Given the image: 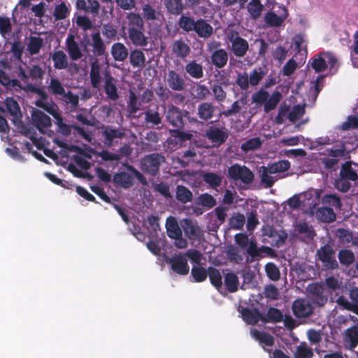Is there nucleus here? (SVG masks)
Returning a JSON list of instances; mask_svg holds the SVG:
<instances>
[{
	"label": "nucleus",
	"instance_id": "f257e3e1",
	"mask_svg": "<svg viewBox=\"0 0 358 358\" xmlns=\"http://www.w3.org/2000/svg\"><path fill=\"white\" fill-rule=\"evenodd\" d=\"M18 78L11 79L9 75L0 69V84L6 88H13L16 92L24 90L45 96V93L38 86L45 75V69L39 64H31L27 69L19 65L16 71Z\"/></svg>",
	"mask_w": 358,
	"mask_h": 358
},
{
	"label": "nucleus",
	"instance_id": "f03ea898",
	"mask_svg": "<svg viewBox=\"0 0 358 358\" xmlns=\"http://www.w3.org/2000/svg\"><path fill=\"white\" fill-rule=\"evenodd\" d=\"M128 20V38L135 46L145 47L148 44L144 34V22L138 13L130 12L127 15Z\"/></svg>",
	"mask_w": 358,
	"mask_h": 358
},
{
	"label": "nucleus",
	"instance_id": "7ed1b4c3",
	"mask_svg": "<svg viewBox=\"0 0 358 358\" xmlns=\"http://www.w3.org/2000/svg\"><path fill=\"white\" fill-rule=\"evenodd\" d=\"M187 114V111H182L174 105L169 106L167 110L165 112L166 121L176 129L175 132L177 133L178 136L183 137L187 136V138L189 139L191 136L190 134H185L180 131L184 128L185 117Z\"/></svg>",
	"mask_w": 358,
	"mask_h": 358
},
{
	"label": "nucleus",
	"instance_id": "20e7f679",
	"mask_svg": "<svg viewBox=\"0 0 358 358\" xmlns=\"http://www.w3.org/2000/svg\"><path fill=\"white\" fill-rule=\"evenodd\" d=\"M316 256L325 268L331 270L338 268V264L336 259V251L331 245L325 244L321 246L317 250Z\"/></svg>",
	"mask_w": 358,
	"mask_h": 358
},
{
	"label": "nucleus",
	"instance_id": "39448f33",
	"mask_svg": "<svg viewBox=\"0 0 358 358\" xmlns=\"http://www.w3.org/2000/svg\"><path fill=\"white\" fill-rule=\"evenodd\" d=\"M308 296L311 303L317 307H323L328 301L325 294L324 287L322 283L313 282L309 284L306 288Z\"/></svg>",
	"mask_w": 358,
	"mask_h": 358
},
{
	"label": "nucleus",
	"instance_id": "423d86ee",
	"mask_svg": "<svg viewBox=\"0 0 358 358\" xmlns=\"http://www.w3.org/2000/svg\"><path fill=\"white\" fill-rule=\"evenodd\" d=\"M228 176L233 180H240L245 185L252 183L254 180L252 171L247 166L238 164H234L229 167Z\"/></svg>",
	"mask_w": 358,
	"mask_h": 358
},
{
	"label": "nucleus",
	"instance_id": "0eeeda50",
	"mask_svg": "<svg viewBox=\"0 0 358 358\" xmlns=\"http://www.w3.org/2000/svg\"><path fill=\"white\" fill-rule=\"evenodd\" d=\"M326 152L327 157L321 158V163L325 169L336 171L340 159L346 155L345 148L342 146L336 149L328 148Z\"/></svg>",
	"mask_w": 358,
	"mask_h": 358
},
{
	"label": "nucleus",
	"instance_id": "6e6552de",
	"mask_svg": "<svg viewBox=\"0 0 358 358\" xmlns=\"http://www.w3.org/2000/svg\"><path fill=\"white\" fill-rule=\"evenodd\" d=\"M165 162V157L159 153H152L145 155L141 162L142 170L155 176L159 171L162 163Z\"/></svg>",
	"mask_w": 358,
	"mask_h": 358
},
{
	"label": "nucleus",
	"instance_id": "1a4fd4ad",
	"mask_svg": "<svg viewBox=\"0 0 358 358\" xmlns=\"http://www.w3.org/2000/svg\"><path fill=\"white\" fill-rule=\"evenodd\" d=\"M228 40L231 43V52L236 57H243L246 55L249 49L248 42L237 32L231 31L228 35Z\"/></svg>",
	"mask_w": 358,
	"mask_h": 358
},
{
	"label": "nucleus",
	"instance_id": "9d476101",
	"mask_svg": "<svg viewBox=\"0 0 358 358\" xmlns=\"http://www.w3.org/2000/svg\"><path fill=\"white\" fill-rule=\"evenodd\" d=\"M292 309L294 315L297 318L308 317L314 311V308L311 303L303 298H298L294 300Z\"/></svg>",
	"mask_w": 358,
	"mask_h": 358
},
{
	"label": "nucleus",
	"instance_id": "9b49d317",
	"mask_svg": "<svg viewBox=\"0 0 358 358\" xmlns=\"http://www.w3.org/2000/svg\"><path fill=\"white\" fill-rule=\"evenodd\" d=\"M165 81L169 89L174 92H182L187 87L184 76L175 70H169Z\"/></svg>",
	"mask_w": 358,
	"mask_h": 358
},
{
	"label": "nucleus",
	"instance_id": "f8f14e48",
	"mask_svg": "<svg viewBox=\"0 0 358 358\" xmlns=\"http://www.w3.org/2000/svg\"><path fill=\"white\" fill-rule=\"evenodd\" d=\"M171 269L177 274L185 275L189 273V267L186 255L182 254L175 255L167 260Z\"/></svg>",
	"mask_w": 358,
	"mask_h": 358
},
{
	"label": "nucleus",
	"instance_id": "ddd939ff",
	"mask_svg": "<svg viewBox=\"0 0 358 358\" xmlns=\"http://www.w3.org/2000/svg\"><path fill=\"white\" fill-rule=\"evenodd\" d=\"M7 111L13 117V122L15 125L22 124V114L20 106L13 97H6L4 101Z\"/></svg>",
	"mask_w": 358,
	"mask_h": 358
},
{
	"label": "nucleus",
	"instance_id": "4468645a",
	"mask_svg": "<svg viewBox=\"0 0 358 358\" xmlns=\"http://www.w3.org/2000/svg\"><path fill=\"white\" fill-rule=\"evenodd\" d=\"M206 136L211 142L217 145H221L227 140L228 134L222 129L211 126L206 130Z\"/></svg>",
	"mask_w": 358,
	"mask_h": 358
},
{
	"label": "nucleus",
	"instance_id": "2eb2a0df",
	"mask_svg": "<svg viewBox=\"0 0 358 358\" xmlns=\"http://www.w3.org/2000/svg\"><path fill=\"white\" fill-rule=\"evenodd\" d=\"M182 227L184 233L190 240H199L202 235L200 227L190 219L183 220Z\"/></svg>",
	"mask_w": 358,
	"mask_h": 358
},
{
	"label": "nucleus",
	"instance_id": "dca6fc26",
	"mask_svg": "<svg viewBox=\"0 0 358 358\" xmlns=\"http://www.w3.org/2000/svg\"><path fill=\"white\" fill-rule=\"evenodd\" d=\"M217 107L210 102H202L197 108V115L203 121L208 122L215 115Z\"/></svg>",
	"mask_w": 358,
	"mask_h": 358
},
{
	"label": "nucleus",
	"instance_id": "f3484780",
	"mask_svg": "<svg viewBox=\"0 0 358 358\" xmlns=\"http://www.w3.org/2000/svg\"><path fill=\"white\" fill-rule=\"evenodd\" d=\"M115 83L116 80L112 76L109 74L106 75L103 89L107 98L113 101H116L120 98V95Z\"/></svg>",
	"mask_w": 358,
	"mask_h": 358
},
{
	"label": "nucleus",
	"instance_id": "a211bd4d",
	"mask_svg": "<svg viewBox=\"0 0 358 358\" xmlns=\"http://www.w3.org/2000/svg\"><path fill=\"white\" fill-rule=\"evenodd\" d=\"M194 31L199 38H208L213 34L214 29L205 19L199 18L196 20Z\"/></svg>",
	"mask_w": 358,
	"mask_h": 358
},
{
	"label": "nucleus",
	"instance_id": "6ab92c4d",
	"mask_svg": "<svg viewBox=\"0 0 358 358\" xmlns=\"http://www.w3.org/2000/svg\"><path fill=\"white\" fill-rule=\"evenodd\" d=\"M228 59V53L223 48L214 50L210 55V62L217 69L224 68L227 65Z\"/></svg>",
	"mask_w": 358,
	"mask_h": 358
},
{
	"label": "nucleus",
	"instance_id": "aec40b11",
	"mask_svg": "<svg viewBox=\"0 0 358 358\" xmlns=\"http://www.w3.org/2000/svg\"><path fill=\"white\" fill-rule=\"evenodd\" d=\"M171 51L178 58L185 59L189 55L191 48L185 41L180 38L173 41Z\"/></svg>",
	"mask_w": 358,
	"mask_h": 358
},
{
	"label": "nucleus",
	"instance_id": "412c9836",
	"mask_svg": "<svg viewBox=\"0 0 358 358\" xmlns=\"http://www.w3.org/2000/svg\"><path fill=\"white\" fill-rule=\"evenodd\" d=\"M66 50L70 58L76 61L83 57V53L78 43L75 41V36L69 34L66 39Z\"/></svg>",
	"mask_w": 358,
	"mask_h": 358
},
{
	"label": "nucleus",
	"instance_id": "4be33fe9",
	"mask_svg": "<svg viewBox=\"0 0 358 358\" xmlns=\"http://www.w3.org/2000/svg\"><path fill=\"white\" fill-rule=\"evenodd\" d=\"M32 120L41 132H43V129L48 128L52 125L51 118L45 113L38 110L33 113Z\"/></svg>",
	"mask_w": 358,
	"mask_h": 358
},
{
	"label": "nucleus",
	"instance_id": "5701e85b",
	"mask_svg": "<svg viewBox=\"0 0 358 358\" xmlns=\"http://www.w3.org/2000/svg\"><path fill=\"white\" fill-rule=\"evenodd\" d=\"M111 55L115 61L124 62L129 56L127 48L120 42L115 43L111 46Z\"/></svg>",
	"mask_w": 358,
	"mask_h": 358
},
{
	"label": "nucleus",
	"instance_id": "b1692460",
	"mask_svg": "<svg viewBox=\"0 0 358 358\" xmlns=\"http://www.w3.org/2000/svg\"><path fill=\"white\" fill-rule=\"evenodd\" d=\"M185 72L192 78L201 79L203 77V66L196 60L188 62L185 66Z\"/></svg>",
	"mask_w": 358,
	"mask_h": 358
},
{
	"label": "nucleus",
	"instance_id": "393cba45",
	"mask_svg": "<svg viewBox=\"0 0 358 358\" xmlns=\"http://www.w3.org/2000/svg\"><path fill=\"white\" fill-rule=\"evenodd\" d=\"M101 66L97 59L92 62L90 66V78L92 87L99 88L101 82Z\"/></svg>",
	"mask_w": 358,
	"mask_h": 358
},
{
	"label": "nucleus",
	"instance_id": "a878e982",
	"mask_svg": "<svg viewBox=\"0 0 358 358\" xmlns=\"http://www.w3.org/2000/svg\"><path fill=\"white\" fill-rule=\"evenodd\" d=\"M166 229L168 236L170 238L182 236V231L176 219L173 217H169L166 222Z\"/></svg>",
	"mask_w": 358,
	"mask_h": 358
},
{
	"label": "nucleus",
	"instance_id": "bb28decb",
	"mask_svg": "<svg viewBox=\"0 0 358 358\" xmlns=\"http://www.w3.org/2000/svg\"><path fill=\"white\" fill-rule=\"evenodd\" d=\"M129 62L134 68L142 69L145 65V56L141 50L134 49L130 52Z\"/></svg>",
	"mask_w": 358,
	"mask_h": 358
},
{
	"label": "nucleus",
	"instance_id": "cd10ccee",
	"mask_svg": "<svg viewBox=\"0 0 358 358\" xmlns=\"http://www.w3.org/2000/svg\"><path fill=\"white\" fill-rule=\"evenodd\" d=\"M125 134L119 129H114L111 127H107L103 131L104 136V143L108 145H112L114 139L122 138Z\"/></svg>",
	"mask_w": 358,
	"mask_h": 358
},
{
	"label": "nucleus",
	"instance_id": "c85d7f7f",
	"mask_svg": "<svg viewBox=\"0 0 358 358\" xmlns=\"http://www.w3.org/2000/svg\"><path fill=\"white\" fill-rule=\"evenodd\" d=\"M113 181L116 185L126 189L134 185L133 177L125 171L115 173L113 176Z\"/></svg>",
	"mask_w": 358,
	"mask_h": 358
},
{
	"label": "nucleus",
	"instance_id": "c756f323",
	"mask_svg": "<svg viewBox=\"0 0 358 358\" xmlns=\"http://www.w3.org/2000/svg\"><path fill=\"white\" fill-rule=\"evenodd\" d=\"M203 182L209 185L212 189H217L222 182V176L214 172H204L202 174Z\"/></svg>",
	"mask_w": 358,
	"mask_h": 358
},
{
	"label": "nucleus",
	"instance_id": "7c9ffc66",
	"mask_svg": "<svg viewBox=\"0 0 358 358\" xmlns=\"http://www.w3.org/2000/svg\"><path fill=\"white\" fill-rule=\"evenodd\" d=\"M92 52L96 56H103L106 54V46L101 38L99 32L92 35Z\"/></svg>",
	"mask_w": 358,
	"mask_h": 358
},
{
	"label": "nucleus",
	"instance_id": "2f4dec72",
	"mask_svg": "<svg viewBox=\"0 0 358 358\" xmlns=\"http://www.w3.org/2000/svg\"><path fill=\"white\" fill-rule=\"evenodd\" d=\"M311 67L315 73L324 72L327 69V64L324 57V52L318 54L309 60Z\"/></svg>",
	"mask_w": 358,
	"mask_h": 358
},
{
	"label": "nucleus",
	"instance_id": "473e14b6",
	"mask_svg": "<svg viewBox=\"0 0 358 358\" xmlns=\"http://www.w3.org/2000/svg\"><path fill=\"white\" fill-rule=\"evenodd\" d=\"M316 217L323 222H332L336 220V214L331 207H321L316 210Z\"/></svg>",
	"mask_w": 358,
	"mask_h": 358
},
{
	"label": "nucleus",
	"instance_id": "72a5a7b5",
	"mask_svg": "<svg viewBox=\"0 0 358 358\" xmlns=\"http://www.w3.org/2000/svg\"><path fill=\"white\" fill-rule=\"evenodd\" d=\"M54 67L56 69H65L68 67V57L62 50H57L52 55Z\"/></svg>",
	"mask_w": 358,
	"mask_h": 358
},
{
	"label": "nucleus",
	"instance_id": "f704fd0d",
	"mask_svg": "<svg viewBox=\"0 0 358 358\" xmlns=\"http://www.w3.org/2000/svg\"><path fill=\"white\" fill-rule=\"evenodd\" d=\"M261 320L264 322H280L283 320V314L279 309L273 307L268 308L266 316L262 315Z\"/></svg>",
	"mask_w": 358,
	"mask_h": 358
},
{
	"label": "nucleus",
	"instance_id": "c9c22d12",
	"mask_svg": "<svg viewBox=\"0 0 358 358\" xmlns=\"http://www.w3.org/2000/svg\"><path fill=\"white\" fill-rule=\"evenodd\" d=\"M345 341L348 342L351 349H354L358 345V324L354 325L345 331Z\"/></svg>",
	"mask_w": 358,
	"mask_h": 358
},
{
	"label": "nucleus",
	"instance_id": "e433bc0d",
	"mask_svg": "<svg viewBox=\"0 0 358 358\" xmlns=\"http://www.w3.org/2000/svg\"><path fill=\"white\" fill-rule=\"evenodd\" d=\"M176 198L182 203L191 202L193 199L192 192L184 185H177L176 189Z\"/></svg>",
	"mask_w": 358,
	"mask_h": 358
},
{
	"label": "nucleus",
	"instance_id": "4c0bfd02",
	"mask_svg": "<svg viewBox=\"0 0 358 358\" xmlns=\"http://www.w3.org/2000/svg\"><path fill=\"white\" fill-rule=\"evenodd\" d=\"M339 176L353 182L358 179V174L356 170L352 167L350 162H346L341 166Z\"/></svg>",
	"mask_w": 358,
	"mask_h": 358
},
{
	"label": "nucleus",
	"instance_id": "58836bf2",
	"mask_svg": "<svg viewBox=\"0 0 358 358\" xmlns=\"http://www.w3.org/2000/svg\"><path fill=\"white\" fill-rule=\"evenodd\" d=\"M196 20L194 17L182 15L178 20V26L185 32L194 31Z\"/></svg>",
	"mask_w": 358,
	"mask_h": 358
},
{
	"label": "nucleus",
	"instance_id": "ea45409f",
	"mask_svg": "<svg viewBox=\"0 0 358 358\" xmlns=\"http://www.w3.org/2000/svg\"><path fill=\"white\" fill-rule=\"evenodd\" d=\"M242 316L244 321L249 324H255L262 317V315L257 309L250 310L245 308L243 310Z\"/></svg>",
	"mask_w": 358,
	"mask_h": 358
},
{
	"label": "nucleus",
	"instance_id": "a19ab883",
	"mask_svg": "<svg viewBox=\"0 0 358 358\" xmlns=\"http://www.w3.org/2000/svg\"><path fill=\"white\" fill-rule=\"evenodd\" d=\"M282 98V94L279 91H274L264 105V112L267 113L274 110L281 101Z\"/></svg>",
	"mask_w": 358,
	"mask_h": 358
},
{
	"label": "nucleus",
	"instance_id": "79ce46f5",
	"mask_svg": "<svg viewBox=\"0 0 358 358\" xmlns=\"http://www.w3.org/2000/svg\"><path fill=\"white\" fill-rule=\"evenodd\" d=\"M313 349L306 342H301L297 345L294 353V358H313Z\"/></svg>",
	"mask_w": 358,
	"mask_h": 358
},
{
	"label": "nucleus",
	"instance_id": "37998d69",
	"mask_svg": "<svg viewBox=\"0 0 358 358\" xmlns=\"http://www.w3.org/2000/svg\"><path fill=\"white\" fill-rule=\"evenodd\" d=\"M224 284L229 292L233 293L238 290V278L236 273L230 272L224 275Z\"/></svg>",
	"mask_w": 358,
	"mask_h": 358
},
{
	"label": "nucleus",
	"instance_id": "c03bdc74",
	"mask_svg": "<svg viewBox=\"0 0 358 358\" xmlns=\"http://www.w3.org/2000/svg\"><path fill=\"white\" fill-rule=\"evenodd\" d=\"M267 71L265 67H256L250 73V83L252 86L257 85L266 75Z\"/></svg>",
	"mask_w": 358,
	"mask_h": 358
},
{
	"label": "nucleus",
	"instance_id": "a18cd8bd",
	"mask_svg": "<svg viewBox=\"0 0 358 358\" xmlns=\"http://www.w3.org/2000/svg\"><path fill=\"white\" fill-rule=\"evenodd\" d=\"M290 168V162L287 160H280L273 164H269L267 166L271 174L287 171Z\"/></svg>",
	"mask_w": 358,
	"mask_h": 358
},
{
	"label": "nucleus",
	"instance_id": "49530a36",
	"mask_svg": "<svg viewBox=\"0 0 358 358\" xmlns=\"http://www.w3.org/2000/svg\"><path fill=\"white\" fill-rule=\"evenodd\" d=\"M247 8L251 17L257 20L261 16L264 6L261 3L260 0H250Z\"/></svg>",
	"mask_w": 358,
	"mask_h": 358
},
{
	"label": "nucleus",
	"instance_id": "de8ad7c7",
	"mask_svg": "<svg viewBox=\"0 0 358 358\" xmlns=\"http://www.w3.org/2000/svg\"><path fill=\"white\" fill-rule=\"evenodd\" d=\"M296 231L299 234L304 235L308 241L313 240L315 233L312 227L309 226L306 222L299 223L296 226Z\"/></svg>",
	"mask_w": 358,
	"mask_h": 358
},
{
	"label": "nucleus",
	"instance_id": "09e8293b",
	"mask_svg": "<svg viewBox=\"0 0 358 358\" xmlns=\"http://www.w3.org/2000/svg\"><path fill=\"white\" fill-rule=\"evenodd\" d=\"M210 283L217 289L222 286V275L220 271L213 266L208 267V274Z\"/></svg>",
	"mask_w": 358,
	"mask_h": 358
},
{
	"label": "nucleus",
	"instance_id": "8fccbe9b",
	"mask_svg": "<svg viewBox=\"0 0 358 358\" xmlns=\"http://www.w3.org/2000/svg\"><path fill=\"white\" fill-rule=\"evenodd\" d=\"M13 31L10 19L7 16H0V35L6 38Z\"/></svg>",
	"mask_w": 358,
	"mask_h": 358
},
{
	"label": "nucleus",
	"instance_id": "3c124183",
	"mask_svg": "<svg viewBox=\"0 0 358 358\" xmlns=\"http://www.w3.org/2000/svg\"><path fill=\"white\" fill-rule=\"evenodd\" d=\"M43 45V41L41 37L32 36L29 39V42L27 45V50L31 55H36L40 52Z\"/></svg>",
	"mask_w": 358,
	"mask_h": 358
},
{
	"label": "nucleus",
	"instance_id": "603ef678",
	"mask_svg": "<svg viewBox=\"0 0 358 358\" xmlns=\"http://www.w3.org/2000/svg\"><path fill=\"white\" fill-rule=\"evenodd\" d=\"M143 18L147 21H155L159 20L160 15L150 3L143 5L142 8Z\"/></svg>",
	"mask_w": 358,
	"mask_h": 358
},
{
	"label": "nucleus",
	"instance_id": "864d4df0",
	"mask_svg": "<svg viewBox=\"0 0 358 358\" xmlns=\"http://www.w3.org/2000/svg\"><path fill=\"white\" fill-rule=\"evenodd\" d=\"M166 8L169 13L178 15L183 10V4L181 0H168L166 3Z\"/></svg>",
	"mask_w": 358,
	"mask_h": 358
},
{
	"label": "nucleus",
	"instance_id": "5fc2aeb1",
	"mask_svg": "<svg viewBox=\"0 0 358 358\" xmlns=\"http://www.w3.org/2000/svg\"><path fill=\"white\" fill-rule=\"evenodd\" d=\"M145 121L147 124H151L152 127L162 124V117L157 110L148 109L145 113Z\"/></svg>",
	"mask_w": 358,
	"mask_h": 358
},
{
	"label": "nucleus",
	"instance_id": "6e6d98bb",
	"mask_svg": "<svg viewBox=\"0 0 358 358\" xmlns=\"http://www.w3.org/2000/svg\"><path fill=\"white\" fill-rule=\"evenodd\" d=\"M196 203L203 207L211 208L216 205L217 201L211 194L203 193L197 197Z\"/></svg>",
	"mask_w": 358,
	"mask_h": 358
},
{
	"label": "nucleus",
	"instance_id": "4d7b16f0",
	"mask_svg": "<svg viewBox=\"0 0 358 358\" xmlns=\"http://www.w3.org/2000/svg\"><path fill=\"white\" fill-rule=\"evenodd\" d=\"M338 257L341 264L350 266L355 261V255L350 250H341L339 251Z\"/></svg>",
	"mask_w": 358,
	"mask_h": 358
},
{
	"label": "nucleus",
	"instance_id": "13d9d810",
	"mask_svg": "<svg viewBox=\"0 0 358 358\" xmlns=\"http://www.w3.org/2000/svg\"><path fill=\"white\" fill-rule=\"evenodd\" d=\"M246 103V99L245 97H241L240 100H237L234 101L231 108L224 110L222 112V115L224 117H230L231 115H236L240 113L241 110V104L244 105Z\"/></svg>",
	"mask_w": 358,
	"mask_h": 358
},
{
	"label": "nucleus",
	"instance_id": "bf43d9fd",
	"mask_svg": "<svg viewBox=\"0 0 358 358\" xmlns=\"http://www.w3.org/2000/svg\"><path fill=\"white\" fill-rule=\"evenodd\" d=\"M191 274L196 282H201L206 280L208 274V269L206 270L202 266H193Z\"/></svg>",
	"mask_w": 358,
	"mask_h": 358
},
{
	"label": "nucleus",
	"instance_id": "052dcab7",
	"mask_svg": "<svg viewBox=\"0 0 358 358\" xmlns=\"http://www.w3.org/2000/svg\"><path fill=\"white\" fill-rule=\"evenodd\" d=\"M262 143L260 138H252L242 143L241 149L243 151L247 152L248 151L255 150L259 148L262 145Z\"/></svg>",
	"mask_w": 358,
	"mask_h": 358
},
{
	"label": "nucleus",
	"instance_id": "680f3d73",
	"mask_svg": "<svg viewBox=\"0 0 358 358\" xmlns=\"http://www.w3.org/2000/svg\"><path fill=\"white\" fill-rule=\"evenodd\" d=\"M70 11L64 2L57 5L53 12V16L55 20H61L66 18Z\"/></svg>",
	"mask_w": 358,
	"mask_h": 358
},
{
	"label": "nucleus",
	"instance_id": "e2e57ef3",
	"mask_svg": "<svg viewBox=\"0 0 358 358\" xmlns=\"http://www.w3.org/2000/svg\"><path fill=\"white\" fill-rule=\"evenodd\" d=\"M264 20L270 27H279L284 21V18L278 16L275 13L269 11L266 13Z\"/></svg>",
	"mask_w": 358,
	"mask_h": 358
},
{
	"label": "nucleus",
	"instance_id": "0e129e2a",
	"mask_svg": "<svg viewBox=\"0 0 358 358\" xmlns=\"http://www.w3.org/2000/svg\"><path fill=\"white\" fill-rule=\"evenodd\" d=\"M48 90L53 94L62 95L64 94L65 90L62 83L55 78H52L48 86Z\"/></svg>",
	"mask_w": 358,
	"mask_h": 358
},
{
	"label": "nucleus",
	"instance_id": "69168bd1",
	"mask_svg": "<svg viewBox=\"0 0 358 358\" xmlns=\"http://www.w3.org/2000/svg\"><path fill=\"white\" fill-rule=\"evenodd\" d=\"M322 201L324 204H327L336 208H341L342 206L340 197L335 194H325L322 197Z\"/></svg>",
	"mask_w": 358,
	"mask_h": 358
},
{
	"label": "nucleus",
	"instance_id": "338daca9",
	"mask_svg": "<svg viewBox=\"0 0 358 358\" xmlns=\"http://www.w3.org/2000/svg\"><path fill=\"white\" fill-rule=\"evenodd\" d=\"M305 114V106L301 105H295L289 113L287 117L290 122H294Z\"/></svg>",
	"mask_w": 358,
	"mask_h": 358
},
{
	"label": "nucleus",
	"instance_id": "774afa93",
	"mask_svg": "<svg viewBox=\"0 0 358 358\" xmlns=\"http://www.w3.org/2000/svg\"><path fill=\"white\" fill-rule=\"evenodd\" d=\"M155 92L157 96L159 101L164 103L166 102L169 99L171 94V91L169 87L168 88L167 87L162 85L155 89Z\"/></svg>",
	"mask_w": 358,
	"mask_h": 358
}]
</instances>
